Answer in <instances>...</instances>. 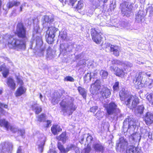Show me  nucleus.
I'll return each mask as SVG.
<instances>
[{
	"label": "nucleus",
	"instance_id": "1",
	"mask_svg": "<svg viewBox=\"0 0 153 153\" xmlns=\"http://www.w3.org/2000/svg\"><path fill=\"white\" fill-rule=\"evenodd\" d=\"M16 34L19 38H14L11 36L9 37L8 44L11 45L17 50H25L26 48V42L27 39L26 30L25 27L21 23H18L16 30Z\"/></svg>",
	"mask_w": 153,
	"mask_h": 153
},
{
	"label": "nucleus",
	"instance_id": "2",
	"mask_svg": "<svg viewBox=\"0 0 153 153\" xmlns=\"http://www.w3.org/2000/svg\"><path fill=\"white\" fill-rule=\"evenodd\" d=\"M119 94L121 101H124L127 106L130 109L135 108L139 103L138 97L133 95L127 91L121 90Z\"/></svg>",
	"mask_w": 153,
	"mask_h": 153
},
{
	"label": "nucleus",
	"instance_id": "3",
	"mask_svg": "<svg viewBox=\"0 0 153 153\" xmlns=\"http://www.w3.org/2000/svg\"><path fill=\"white\" fill-rule=\"evenodd\" d=\"M74 98L72 97L66 95L63 97V99L59 103L61 109L64 114H72L75 111L77 106L74 104Z\"/></svg>",
	"mask_w": 153,
	"mask_h": 153
},
{
	"label": "nucleus",
	"instance_id": "4",
	"mask_svg": "<svg viewBox=\"0 0 153 153\" xmlns=\"http://www.w3.org/2000/svg\"><path fill=\"white\" fill-rule=\"evenodd\" d=\"M141 136L138 133L133 134L129 137V142L131 145L129 146L126 151V153H140V149L138 147H135L134 146L136 143L139 142Z\"/></svg>",
	"mask_w": 153,
	"mask_h": 153
},
{
	"label": "nucleus",
	"instance_id": "5",
	"mask_svg": "<svg viewBox=\"0 0 153 153\" xmlns=\"http://www.w3.org/2000/svg\"><path fill=\"white\" fill-rule=\"evenodd\" d=\"M150 75V74H148L145 72L137 73L132 78L133 83L139 87H142L143 84H145L146 79Z\"/></svg>",
	"mask_w": 153,
	"mask_h": 153
},
{
	"label": "nucleus",
	"instance_id": "6",
	"mask_svg": "<svg viewBox=\"0 0 153 153\" xmlns=\"http://www.w3.org/2000/svg\"><path fill=\"white\" fill-rule=\"evenodd\" d=\"M106 112L108 115H113L114 117H121L122 114L120 110L118 108L117 105L115 102H111L107 105L106 108Z\"/></svg>",
	"mask_w": 153,
	"mask_h": 153
},
{
	"label": "nucleus",
	"instance_id": "7",
	"mask_svg": "<svg viewBox=\"0 0 153 153\" xmlns=\"http://www.w3.org/2000/svg\"><path fill=\"white\" fill-rule=\"evenodd\" d=\"M119 8L121 12L124 16L127 17H129L132 13V6L128 5V3L126 2H123L120 5Z\"/></svg>",
	"mask_w": 153,
	"mask_h": 153
},
{
	"label": "nucleus",
	"instance_id": "8",
	"mask_svg": "<svg viewBox=\"0 0 153 153\" xmlns=\"http://www.w3.org/2000/svg\"><path fill=\"white\" fill-rule=\"evenodd\" d=\"M74 44L73 43L66 42L60 45L59 51L60 53L66 54L67 52H72L74 48Z\"/></svg>",
	"mask_w": 153,
	"mask_h": 153
},
{
	"label": "nucleus",
	"instance_id": "9",
	"mask_svg": "<svg viewBox=\"0 0 153 153\" xmlns=\"http://www.w3.org/2000/svg\"><path fill=\"white\" fill-rule=\"evenodd\" d=\"M101 81L100 79H97L94 83L91 85L90 91L93 95H96L100 93Z\"/></svg>",
	"mask_w": 153,
	"mask_h": 153
},
{
	"label": "nucleus",
	"instance_id": "10",
	"mask_svg": "<svg viewBox=\"0 0 153 153\" xmlns=\"http://www.w3.org/2000/svg\"><path fill=\"white\" fill-rule=\"evenodd\" d=\"M58 31V29L54 27H49V29L47 32V33H48V38L46 39V41L48 44H52L53 42V38L56 35V32Z\"/></svg>",
	"mask_w": 153,
	"mask_h": 153
},
{
	"label": "nucleus",
	"instance_id": "11",
	"mask_svg": "<svg viewBox=\"0 0 153 153\" xmlns=\"http://www.w3.org/2000/svg\"><path fill=\"white\" fill-rule=\"evenodd\" d=\"M91 34L93 41L97 44H100L102 38L100 31L96 28H92Z\"/></svg>",
	"mask_w": 153,
	"mask_h": 153
},
{
	"label": "nucleus",
	"instance_id": "12",
	"mask_svg": "<svg viewBox=\"0 0 153 153\" xmlns=\"http://www.w3.org/2000/svg\"><path fill=\"white\" fill-rule=\"evenodd\" d=\"M65 92L64 90H59L54 93L51 100V102L53 105H55L59 102L61 97Z\"/></svg>",
	"mask_w": 153,
	"mask_h": 153
},
{
	"label": "nucleus",
	"instance_id": "13",
	"mask_svg": "<svg viewBox=\"0 0 153 153\" xmlns=\"http://www.w3.org/2000/svg\"><path fill=\"white\" fill-rule=\"evenodd\" d=\"M38 32V27H34L33 31V37L34 39L30 42V48L31 49H34L37 47V40L38 39V36L37 34Z\"/></svg>",
	"mask_w": 153,
	"mask_h": 153
},
{
	"label": "nucleus",
	"instance_id": "14",
	"mask_svg": "<svg viewBox=\"0 0 153 153\" xmlns=\"http://www.w3.org/2000/svg\"><path fill=\"white\" fill-rule=\"evenodd\" d=\"M46 52V47L42 37L39 36V56H43Z\"/></svg>",
	"mask_w": 153,
	"mask_h": 153
},
{
	"label": "nucleus",
	"instance_id": "15",
	"mask_svg": "<svg viewBox=\"0 0 153 153\" xmlns=\"http://www.w3.org/2000/svg\"><path fill=\"white\" fill-rule=\"evenodd\" d=\"M54 20V19L52 17L49 16L47 15L44 16L42 17V19L43 27H46L47 26L48 29H49V27L53 26H51L50 27V25L51 23L53 22Z\"/></svg>",
	"mask_w": 153,
	"mask_h": 153
},
{
	"label": "nucleus",
	"instance_id": "16",
	"mask_svg": "<svg viewBox=\"0 0 153 153\" xmlns=\"http://www.w3.org/2000/svg\"><path fill=\"white\" fill-rule=\"evenodd\" d=\"M134 123L132 120L131 118H126L123 122V128L124 130L127 131L131 126L134 127Z\"/></svg>",
	"mask_w": 153,
	"mask_h": 153
},
{
	"label": "nucleus",
	"instance_id": "17",
	"mask_svg": "<svg viewBox=\"0 0 153 153\" xmlns=\"http://www.w3.org/2000/svg\"><path fill=\"white\" fill-rule=\"evenodd\" d=\"M92 148L97 152H103L105 149L104 145L100 142L94 143L92 145Z\"/></svg>",
	"mask_w": 153,
	"mask_h": 153
},
{
	"label": "nucleus",
	"instance_id": "18",
	"mask_svg": "<svg viewBox=\"0 0 153 153\" xmlns=\"http://www.w3.org/2000/svg\"><path fill=\"white\" fill-rule=\"evenodd\" d=\"M143 119L146 125H150L153 123V114L148 112L144 116Z\"/></svg>",
	"mask_w": 153,
	"mask_h": 153
},
{
	"label": "nucleus",
	"instance_id": "19",
	"mask_svg": "<svg viewBox=\"0 0 153 153\" xmlns=\"http://www.w3.org/2000/svg\"><path fill=\"white\" fill-rule=\"evenodd\" d=\"M100 94L103 98H107L110 97L111 91L108 88L104 87L101 89Z\"/></svg>",
	"mask_w": 153,
	"mask_h": 153
},
{
	"label": "nucleus",
	"instance_id": "20",
	"mask_svg": "<svg viewBox=\"0 0 153 153\" xmlns=\"http://www.w3.org/2000/svg\"><path fill=\"white\" fill-rule=\"evenodd\" d=\"M146 15V13L145 11L140 10L136 14L135 18L136 22L137 23L141 22Z\"/></svg>",
	"mask_w": 153,
	"mask_h": 153
},
{
	"label": "nucleus",
	"instance_id": "21",
	"mask_svg": "<svg viewBox=\"0 0 153 153\" xmlns=\"http://www.w3.org/2000/svg\"><path fill=\"white\" fill-rule=\"evenodd\" d=\"M9 130H10L14 133H15L18 131V134L22 137H24V135L25 133V131L24 129H18L17 127H15L10 125V126Z\"/></svg>",
	"mask_w": 153,
	"mask_h": 153
},
{
	"label": "nucleus",
	"instance_id": "22",
	"mask_svg": "<svg viewBox=\"0 0 153 153\" xmlns=\"http://www.w3.org/2000/svg\"><path fill=\"white\" fill-rule=\"evenodd\" d=\"M110 70L112 71H113L114 74L117 76H123L124 74V72L123 70L119 68L118 67H115L114 66H111L110 67Z\"/></svg>",
	"mask_w": 153,
	"mask_h": 153
},
{
	"label": "nucleus",
	"instance_id": "23",
	"mask_svg": "<svg viewBox=\"0 0 153 153\" xmlns=\"http://www.w3.org/2000/svg\"><path fill=\"white\" fill-rule=\"evenodd\" d=\"M108 45L110 47V52L116 56H118L119 55V49L118 47L116 45H111L110 44H108Z\"/></svg>",
	"mask_w": 153,
	"mask_h": 153
},
{
	"label": "nucleus",
	"instance_id": "24",
	"mask_svg": "<svg viewBox=\"0 0 153 153\" xmlns=\"http://www.w3.org/2000/svg\"><path fill=\"white\" fill-rule=\"evenodd\" d=\"M1 145L2 146V152H3L5 148L7 147L8 148H6L7 152L4 153H11L10 150L12 149L13 146V144L12 143L5 142L2 144Z\"/></svg>",
	"mask_w": 153,
	"mask_h": 153
},
{
	"label": "nucleus",
	"instance_id": "25",
	"mask_svg": "<svg viewBox=\"0 0 153 153\" xmlns=\"http://www.w3.org/2000/svg\"><path fill=\"white\" fill-rule=\"evenodd\" d=\"M130 25L129 23L124 21H120L118 23H115L113 25V26L117 27H125L126 29H128V27Z\"/></svg>",
	"mask_w": 153,
	"mask_h": 153
},
{
	"label": "nucleus",
	"instance_id": "26",
	"mask_svg": "<svg viewBox=\"0 0 153 153\" xmlns=\"http://www.w3.org/2000/svg\"><path fill=\"white\" fill-rule=\"evenodd\" d=\"M51 131L52 133L54 135L58 134L59 132L62 130V129L60 128V126L58 125H54L51 127Z\"/></svg>",
	"mask_w": 153,
	"mask_h": 153
},
{
	"label": "nucleus",
	"instance_id": "27",
	"mask_svg": "<svg viewBox=\"0 0 153 153\" xmlns=\"http://www.w3.org/2000/svg\"><path fill=\"white\" fill-rule=\"evenodd\" d=\"M10 124L5 119H0V126L4 127L7 130H8L10 127Z\"/></svg>",
	"mask_w": 153,
	"mask_h": 153
},
{
	"label": "nucleus",
	"instance_id": "28",
	"mask_svg": "<svg viewBox=\"0 0 153 153\" xmlns=\"http://www.w3.org/2000/svg\"><path fill=\"white\" fill-rule=\"evenodd\" d=\"M26 88L23 86H20L17 89L16 92V96H20L24 94L26 91Z\"/></svg>",
	"mask_w": 153,
	"mask_h": 153
},
{
	"label": "nucleus",
	"instance_id": "29",
	"mask_svg": "<svg viewBox=\"0 0 153 153\" xmlns=\"http://www.w3.org/2000/svg\"><path fill=\"white\" fill-rule=\"evenodd\" d=\"M126 145V142L124 140L122 139L120 140L118 144L117 143L116 146H117L118 147H119L120 149V150L123 151L125 149Z\"/></svg>",
	"mask_w": 153,
	"mask_h": 153
},
{
	"label": "nucleus",
	"instance_id": "30",
	"mask_svg": "<svg viewBox=\"0 0 153 153\" xmlns=\"http://www.w3.org/2000/svg\"><path fill=\"white\" fill-rule=\"evenodd\" d=\"M20 4V2L17 1H9L7 4V7L8 9H10L14 6H17Z\"/></svg>",
	"mask_w": 153,
	"mask_h": 153
},
{
	"label": "nucleus",
	"instance_id": "31",
	"mask_svg": "<svg viewBox=\"0 0 153 153\" xmlns=\"http://www.w3.org/2000/svg\"><path fill=\"white\" fill-rule=\"evenodd\" d=\"M7 84L12 89H14L15 88L16 84L14 80L12 78H9L7 79Z\"/></svg>",
	"mask_w": 153,
	"mask_h": 153
},
{
	"label": "nucleus",
	"instance_id": "32",
	"mask_svg": "<svg viewBox=\"0 0 153 153\" xmlns=\"http://www.w3.org/2000/svg\"><path fill=\"white\" fill-rule=\"evenodd\" d=\"M77 90L79 94L82 95L84 98H85L86 96V89L81 87L79 86L78 87Z\"/></svg>",
	"mask_w": 153,
	"mask_h": 153
},
{
	"label": "nucleus",
	"instance_id": "33",
	"mask_svg": "<svg viewBox=\"0 0 153 153\" xmlns=\"http://www.w3.org/2000/svg\"><path fill=\"white\" fill-rule=\"evenodd\" d=\"M145 109L143 105L138 106L135 110V113L140 115L142 114Z\"/></svg>",
	"mask_w": 153,
	"mask_h": 153
},
{
	"label": "nucleus",
	"instance_id": "34",
	"mask_svg": "<svg viewBox=\"0 0 153 153\" xmlns=\"http://www.w3.org/2000/svg\"><path fill=\"white\" fill-rule=\"evenodd\" d=\"M133 66V64L132 63H131L129 62L125 61L123 62V66L125 70L126 69L128 71V69L132 67Z\"/></svg>",
	"mask_w": 153,
	"mask_h": 153
},
{
	"label": "nucleus",
	"instance_id": "35",
	"mask_svg": "<svg viewBox=\"0 0 153 153\" xmlns=\"http://www.w3.org/2000/svg\"><path fill=\"white\" fill-rule=\"evenodd\" d=\"M76 146V145L72 144H68L66 148V153L70 151L74 150Z\"/></svg>",
	"mask_w": 153,
	"mask_h": 153
},
{
	"label": "nucleus",
	"instance_id": "36",
	"mask_svg": "<svg viewBox=\"0 0 153 153\" xmlns=\"http://www.w3.org/2000/svg\"><path fill=\"white\" fill-rule=\"evenodd\" d=\"M100 74L103 79H106L108 75V72L106 71L101 70L100 71Z\"/></svg>",
	"mask_w": 153,
	"mask_h": 153
},
{
	"label": "nucleus",
	"instance_id": "37",
	"mask_svg": "<svg viewBox=\"0 0 153 153\" xmlns=\"http://www.w3.org/2000/svg\"><path fill=\"white\" fill-rule=\"evenodd\" d=\"M92 78L91 74L90 73H88L85 74L84 77V79L85 81L88 82L91 81Z\"/></svg>",
	"mask_w": 153,
	"mask_h": 153
},
{
	"label": "nucleus",
	"instance_id": "38",
	"mask_svg": "<svg viewBox=\"0 0 153 153\" xmlns=\"http://www.w3.org/2000/svg\"><path fill=\"white\" fill-rule=\"evenodd\" d=\"M104 116L103 112H102L100 110H98L95 115V116L98 120H100Z\"/></svg>",
	"mask_w": 153,
	"mask_h": 153
},
{
	"label": "nucleus",
	"instance_id": "39",
	"mask_svg": "<svg viewBox=\"0 0 153 153\" xmlns=\"http://www.w3.org/2000/svg\"><path fill=\"white\" fill-rule=\"evenodd\" d=\"M47 57L50 59L53 57V55L51 49L50 47H48L47 50Z\"/></svg>",
	"mask_w": 153,
	"mask_h": 153
},
{
	"label": "nucleus",
	"instance_id": "40",
	"mask_svg": "<svg viewBox=\"0 0 153 153\" xmlns=\"http://www.w3.org/2000/svg\"><path fill=\"white\" fill-rule=\"evenodd\" d=\"M66 138L65 133L63 132L60 135L58 139L64 143L66 141Z\"/></svg>",
	"mask_w": 153,
	"mask_h": 153
},
{
	"label": "nucleus",
	"instance_id": "41",
	"mask_svg": "<svg viewBox=\"0 0 153 153\" xmlns=\"http://www.w3.org/2000/svg\"><path fill=\"white\" fill-rule=\"evenodd\" d=\"M102 1H100L99 0H94L92 2V4L94 7V8L95 9L100 7V3Z\"/></svg>",
	"mask_w": 153,
	"mask_h": 153
},
{
	"label": "nucleus",
	"instance_id": "42",
	"mask_svg": "<svg viewBox=\"0 0 153 153\" xmlns=\"http://www.w3.org/2000/svg\"><path fill=\"white\" fill-rule=\"evenodd\" d=\"M57 147L62 153H66V148L65 149L61 143H58Z\"/></svg>",
	"mask_w": 153,
	"mask_h": 153
},
{
	"label": "nucleus",
	"instance_id": "43",
	"mask_svg": "<svg viewBox=\"0 0 153 153\" xmlns=\"http://www.w3.org/2000/svg\"><path fill=\"white\" fill-rule=\"evenodd\" d=\"M123 62L117 59H113L111 61L112 64L122 66L123 65Z\"/></svg>",
	"mask_w": 153,
	"mask_h": 153
},
{
	"label": "nucleus",
	"instance_id": "44",
	"mask_svg": "<svg viewBox=\"0 0 153 153\" xmlns=\"http://www.w3.org/2000/svg\"><path fill=\"white\" fill-rule=\"evenodd\" d=\"M59 36L61 38L65 40L67 37V33L66 31H64L62 32H59Z\"/></svg>",
	"mask_w": 153,
	"mask_h": 153
},
{
	"label": "nucleus",
	"instance_id": "45",
	"mask_svg": "<svg viewBox=\"0 0 153 153\" xmlns=\"http://www.w3.org/2000/svg\"><path fill=\"white\" fill-rule=\"evenodd\" d=\"M147 99H148L150 103L153 106V94H150L147 95Z\"/></svg>",
	"mask_w": 153,
	"mask_h": 153
},
{
	"label": "nucleus",
	"instance_id": "46",
	"mask_svg": "<svg viewBox=\"0 0 153 153\" xmlns=\"http://www.w3.org/2000/svg\"><path fill=\"white\" fill-rule=\"evenodd\" d=\"M36 103H34L32 105V108L33 111L35 112L36 114H38V107L36 104Z\"/></svg>",
	"mask_w": 153,
	"mask_h": 153
},
{
	"label": "nucleus",
	"instance_id": "47",
	"mask_svg": "<svg viewBox=\"0 0 153 153\" xmlns=\"http://www.w3.org/2000/svg\"><path fill=\"white\" fill-rule=\"evenodd\" d=\"M91 150V148L90 146H88L87 147L83 149L81 153H90Z\"/></svg>",
	"mask_w": 153,
	"mask_h": 153
},
{
	"label": "nucleus",
	"instance_id": "48",
	"mask_svg": "<svg viewBox=\"0 0 153 153\" xmlns=\"http://www.w3.org/2000/svg\"><path fill=\"white\" fill-rule=\"evenodd\" d=\"M88 146L91 144L93 141V138L91 136H89L87 137L86 139Z\"/></svg>",
	"mask_w": 153,
	"mask_h": 153
},
{
	"label": "nucleus",
	"instance_id": "49",
	"mask_svg": "<svg viewBox=\"0 0 153 153\" xmlns=\"http://www.w3.org/2000/svg\"><path fill=\"white\" fill-rule=\"evenodd\" d=\"M46 119V115L45 114H42L39 116V121L44 122Z\"/></svg>",
	"mask_w": 153,
	"mask_h": 153
},
{
	"label": "nucleus",
	"instance_id": "50",
	"mask_svg": "<svg viewBox=\"0 0 153 153\" xmlns=\"http://www.w3.org/2000/svg\"><path fill=\"white\" fill-rule=\"evenodd\" d=\"M119 82H116L115 83L113 88L114 91H117L119 90Z\"/></svg>",
	"mask_w": 153,
	"mask_h": 153
},
{
	"label": "nucleus",
	"instance_id": "51",
	"mask_svg": "<svg viewBox=\"0 0 153 153\" xmlns=\"http://www.w3.org/2000/svg\"><path fill=\"white\" fill-rule=\"evenodd\" d=\"M85 56V53L84 52H82L80 54L76 55L75 58L76 59H81L83 58Z\"/></svg>",
	"mask_w": 153,
	"mask_h": 153
},
{
	"label": "nucleus",
	"instance_id": "52",
	"mask_svg": "<svg viewBox=\"0 0 153 153\" xmlns=\"http://www.w3.org/2000/svg\"><path fill=\"white\" fill-rule=\"evenodd\" d=\"M8 106L7 105L4 104L1 102H0V112L1 113H3L4 112V109L2 108L4 107L5 108H7Z\"/></svg>",
	"mask_w": 153,
	"mask_h": 153
},
{
	"label": "nucleus",
	"instance_id": "53",
	"mask_svg": "<svg viewBox=\"0 0 153 153\" xmlns=\"http://www.w3.org/2000/svg\"><path fill=\"white\" fill-rule=\"evenodd\" d=\"M64 81L73 82L74 81V79L71 76H67L65 78Z\"/></svg>",
	"mask_w": 153,
	"mask_h": 153
},
{
	"label": "nucleus",
	"instance_id": "54",
	"mask_svg": "<svg viewBox=\"0 0 153 153\" xmlns=\"http://www.w3.org/2000/svg\"><path fill=\"white\" fill-rule=\"evenodd\" d=\"M45 123L44 124V126L45 128H48L51 125V120H48L45 121Z\"/></svg>",
	"mask_w": 153,
	"mask_h": 153
},
{
	"label": "nucleus",
	"instance_id": "55",
	"mask_svg": "<svg viewBox=\"0 0 153 153\" xmlns=\"http://www.w3.org/2000/svg\"><path fill=\"white\" fill-rule=\"evenodd\" d=\"M44 144L45 142L43 141L41 143L40 145H39V151H40L41 153L43 151Z\"/></svg>",
	"mask_w": 153,
	"mask_h": 153
},
{
	"label": "nucleus",
	"instance_id": "56",
	"mask_svg": "<svg viewBox=\"0 0 153 153\" xmlns=\"http://www.w3.org/2000/svg\"><path fill=\"white\" fill-rule=\"evenodd\" d=\"M98 107L97 106H93L90 108V111L94 113L97 110Z\"/></svg>",
	"mask_w": 153,
	"mask_h": 153
},
{
	"label": "nucleus",
	"instance_id": "57",
	"mask_svg": "<svg viewBox=\"0 0 153 153\" xmlns=\"http://www.w3.org/2000/svg\"><path fill=\"white\" fill-rule=\"evenodd\" d=\"M16 78L18 83L19 84L22 86V85L23 84V81L22 79H21L18 76L16 77Z\"/></svg>",
	"mask_w": 153,
	"mask_h": 153
},
{
	"label": "nucleus",
	"instance_id": "58",
	"mask_svg": "<svg viewBox=\"0 0 153 153\" xmlns=\"http://www.w3.org/2000/svg\"><path fill=\"white\" fill-rule=\"evenodd\" d=\"M83 6V4L82 3L81 1H79L77 4L76 8L80 9L82 8Z\"/></svg>",
	"mask_w": 153,
	"mask_h": 153
},
{
	"label": "nucleus",
	"instance_id": "59",
	"mask_svg": "<svg viewBox=\"0 0 153 153\" xmlns=\"http://www.w3.org/2000/svg\"><path fill=\"white\" fill-rule=\"evenodd\" d=\"M9 74V70L8 69L3 71L2 73L3 76L4 78H6Z\"/></svg>",
	"mask_w": 153,
	"mask_h": 153
},
{
	"label": "nucleus",
	"instance_id": "60",
	"mask_svg": "<svg viewBox=\"0 0 153 153\" xmlns=\"http://www.w3.org/2000/svg\"><path fill=\"white\" fill-rule=\"evenodd\" d=\"M82 46L80 45H76L75 50L76 51H80L82 49Z\"/></svg>",
	"mask_w": 153,
	"mask_h": 153
},
{
	"label": "nucleus",
	"instance_id": "61",
	"mask_svg": "<svg viewBox=\"0 0 153 153\" xmlns=\"http://www.w3.org/2000/svg\"><path fill=\"white\" fill-rule=\"evenodd\" d=\"M8 69L6 68L5 66L4 65H1L0 66V71H4Z\"/></svg>",
	"mask_w": 153,
	"mask_h": 153
},
{
	"label": "nucleus",
	"instance_id": "62",
	"mask_svg": "<svg viewBox=\"0 0 153 153\" xmlns=\"http://www.w3.org/2000/svg\"><path fill=\"white\" fill-rule=\"evenodd\" d=\"M90 74H91L92 77L93 78H94L95 76H97V73L95 71L94 72L90 73Z\"/></svg>",
	"mask_w": 153,
	"mask_h": 153
},
{
	"label": "nucleus",
	"instance_id": "63",
	"mask_svg": "<svg viewBox=\"0 0 153 153\" xmlns=\"http://www.w3.org/2000/svg\"><path fill=\"white\" fill-rule=\"evenodd\" d=\"M74 150L75 151V153H80V151L79 149L77 146H76Z\"/></svg>",
	"mask_w": 153,
	"mask_h": 153
},
{
	"label": "nucleus",
	"instance_id": "64",
	"mask_svg": "<svg viewBox=\"0 0 153 153\" xmlns=\"http://www.w3.org/2000/svg\"><path fill=\"white\" fill-rule=\"evenodd\" d=\"M48 153H56V152L55 151V149H51L49 150Z\"/></svg>",
	"mask_w": 153,
	"mask_h": 153
}]
</instances>
